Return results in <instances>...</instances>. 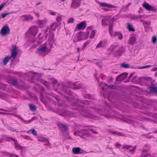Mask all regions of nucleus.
Wrapping results in <instances>:
<instances>
[{"mask_svg":"<svg viewBox=\"0 0 157 157\" xmlns=\"http://www.w3.org/2000/svg\"><path fill=\"white\" fill-rule=\"evenodd\" d=\"M72 105L75 107L74 109H75L81 111L83 112H85L86 110L84 109V106L78 104L76 102H73L72 103Z\"/></svg>","mask_w":157,"mask_h":157,"instance_id":"nucleus-1","label":"nucleus"},{"mask_svg":"<svg viewBox=\"0 0 157 157\" xmlns=\"http://www.w3.org/2000/svg\"><path fill=\"white\" fill-rule=\"evenodd\" d=\"M125 48L124 47L122 46L120 47L114 53L113 55L114 57L120 56L123 53L125 52Z\"/></svg>","mask_w":157,"mask_h":157,"instance_id":"nucleus-2","label":"nucleus"},{"mask_svg":"<svg viewBox=\"0 0 157 157\" xmlns=\"http://www.w3.org/2000/svg\"><path fill=\"white\" fill-rule=\"evenodd\" d=\"M128 73L127 72H124L118 75L116 78V81H120L124 79L127 76Z\"/></svg>","mask_w":157,"mask_h":157,"instance_id":"nucleus-3","label":"nucleus"},{"mask_svg":"<svg viewBox=\"0 0 157 157\" xmlns=\"http://www.w3.org/2000/svg\"><path fill=\"white\" fill-rule=\"evenodd\" d=\"M81 0H72L71 7L74 9H76L79 7L81 4Z\"/></svg>","mask_w":157,"mask_h":157,"instance_id":"nucleus-4","label":"nucleus"},{"mask_svg":"<svg viewBox=\"0 0 157 157\" xmlns=\"http://www.w3.org/2000/svg\"><path fill=\"white\" fill-rule=\"evenodd\" d=\"M86 27V23L85 21H82L77 25L75 29V31H76L77 29H84Z\"/></svg>","mask_w":157,"mask_h":157,"instance_id":"nucleus-5","label":"nucleus"},{"mask_svg":"<svg viewBox=\"0 0 157 157\" xmlns=\"http://www.w3.org/2000/svg\"><path fill=\"white\" fill-rule=\"evenodd\" d=\"M77 41H81L83 40H85L87 38V36L85 35V33L81 31L79 32L78 35Z\"/></svg>","mask_w":157,"mask_h":157,"instance_id":"nucleus-6","label":"nucleus"},{"mask_svg":"<svg viewBox=\"0 0 157 157\" xmlns=\"http://www.w3.org/2000/svg\"><path fill=\"white\" fill-rule=\"evenodd\" d=\"M10 29L7 25H5L2 27L1 31V34L3 35H5L10 33Z\"/></svg>","mask_w":157,"mask_h":157,"instance_id":"nucleus-7","label":"nucleus"},{"mask_svg":"<svg viewBox=\"0 0 157 157\" xmlns=\"http://www.w3.org/2000/svg\"><path fill=\"white\" fill-rule=\"evenodd\" d=\"M73 152L75 154H80L83 153L84 150L79 147H74L72 149Z\"/></svg>","mask_w":157,"mask_h":157,"instance_id":"nucleus-8","label":"nucleus"},{"mask_svg":"<svg viewBox=\"0 0 157 157\" xmlns=\"http://www.w3.org/2000/svg\"><path fill=\"white\" fill-rule=\"evenodd\" d=\"M29 31L33 36H35L38 32L37 28L36 26H33L30 29Z\"/></svg>","mask_w":157,"mask_h":157,"instance_id":"nucleus-9","label":"nucleus"},{"mask_svg":"<svg viewBox=\"0 0 157 157\" xmlns=\"http://www.w3.org/2000/svg\"><path fill=\"white\" fill-rule=\"evenodd\" d=\"M110 17L107 16L106 17L104 18L101 21V24L102 25L107 26L108 25V23H106L107 22H110L111 19H110Z\"/></svg>","mask_w":157,"mask_h":157,"instance_id":"nucleus-10","label":"nucleus"},{"mask_svg":"<svg viewBox=\"0 0 157 157\" xmlns=\"http://www.w3.org/2000/svg\"><path fill=\"white\" fill-rule=\"evenodd\" d=\"M13 49L11 50L12 52L11 56V57H12L13 58H15L17 54V48L16 45L14 46H13Z\"/></svg>","mask_w":157,"mask_h":157,"instance_id":"nucleus-11","label":"nucleus"},{"mask_svg":"<svg viewBox=\"0 0 157 157\" xmlns=\"http://www.w3.org/2000/svg\"><path fill=\"white\" fill-rule=\"evenodd\" d=\"M15 116L16 117H17V118H19V119H20L22 121H23L26 124L30 123L32 121H33V120H34L35 118V117H33L30 120H29V121H25L23 119L21 116H20L18 115H15Z\"/></svg>","mask_w":157,"mask_h":157,"instance_id":"nucleus-12","label":"nucleus"},{"mask_svg":"<svg viewBox=\"0 0 157 157\" xmlns=\"http://www.w3.org/2000/svg\"><path fill=\"white\" fill-rule=\"evenodd\" d=\"M118 46V45L117 44L111 45L109 49V51H110L109 54H112Z\"/></svg>","mask_w":157,"mask_h":157,"instance_id":"nucleus-13","label":"nucleus"},{"mask_svg":"<svg viewBox=\"0 0 157 157\" xmlns=\"http://www.w3.org/2000/svg\"><path fill=\"white\" fill-rule=\"evenodd\" d=\"M149 92L150 93H157V87L151 86L149 87Z\"/></svg>","mask_w":157,"mask_h":157,"instance_id":"nucleus-14","label":"nucleus"},{"mask_svg":"<svg viewBox=\"0 0 157 157\" xmlns=\"http://www.w3.org/2000/svg\"><path fill=\"white\" fill-rule=\"evenodd\" d=\"M100 5L102 7H106L109 8H115L116 6L111 4H107L105 3H100Z\"/></svg>","mask_w":157,"mask_h":157,"instance_id":"nucleus-15","label":"nucleus"},{"mask_svg":"<svg viewBox=\"0 0 157 157\" xmlns=\"http://www.w3.org/2000/svg\"><path fill=\"white\" fill-rule=\"evenodd\" d=\"M78 102H79L81 103L82 104L85 105H90L91 102L89 101L88 100H85L84 101H82L81 100H80L78 99H77L76 100Z\"/></svg>","mask_w":157,"mask_h":157,"instance_id":"nucleus-16","label":"nucleus"},{"mask_svg":"<svg viewBox=\"0 0 157 157\" xmlns=\"http://www.w3.org/2000/svg\"><path fill=\"white\" fill-rule=\"evenodd\" d=\"M143 6L146 10L148 11H150V10H151V6L148 3L146 2H144L143 4Z\"/></svg>","mask_w":157,"mask_h":157,"instance_id":"nucleus-17","label":"nucleus"},{"mask_svg":"<svg viewBox=\"0 0 157 157\" xmlns=\"http://www.w3.org/2000/svg\"><path fill=\"white\" fill-rule=\"evenodd\" d=\"M54 34L53 33L50 32L49 33V40L50 41H52V42L54 43L55 40H54Z\"/></svg>","mask_w":157,"mask_h":157,"instance_id":"nucleus-18","label":"nucleus"},{"mask_svg":"<svg viewBox=\"0 0 157 157\" xmlns=\"http://www.w3.org/2000/svg\"><path fill=\"white\" fill-rule=\"evenodd\" d=\"M135 41L136 38L135 37L131 36L130 37L129 43L131 45L133 44Z\"/></svg>","mask_w":157,"mask_h":157,"instance_id":"nucleus-19","label":"nucleus"},{"mask_svg":"<svg viewBox=\"0 0 157 157\" xmlns=\"http://www.w3.org/2000/svg\"><path fill=\"white\" fill-rule=\"evenodd\" d=\"M121 67L124 68H128L130 67V65L128 64H127L125 62L122 63L121 65Z\"/></svg>","mask_w":157,"mask_h":157,"instance_id":"nucleus-20","label":"nucleus"},{"mask_svg":"<svg viewBox=\"0 0 157 157\" xmlns=\"http://www.w3.org/2000/svg\"><path fill=\"white\" fill-rule=\"evenodd\" d=\"M127 27L129 31L132 32H134L135 31L134 28L133 27L132 25L130 23H128Z\"/></svg>","mask_w":157,"mask_h":157,"instance_id":"nucleus-21","label":"nucleus"},{"mask_svg":"<svg viewBox=\"0 0 157 157\" xmlns=\"http://www.w3.org/2000/svg\"><path fill=\"white\" fill-rule=\"evenodd\" d=\"M11 58V56H7L5 57L3 60V63L4 65H6Z\"/></svg>","mask_w":157,"mask_h":157,"instance_id":"nucleus-22","label":"nucleus"},{"mask_svg":"<svg viewBox=\"0 0 157 157\" xmlns=\"http://www.w3.org/2000/svg\"><path fill=\"white\" fill-rule=\"evenodd\" d=\"M150 149V147L148 145H146L143 148V150L142 151V153H144V152H147Z\"/></svg>","mask_w":157,"mask_h":157,"instance_id":"nucleus-23","label":"nucleus"},{"mask_svg":"<svg viewBox=\"0 0 157 157\" xmlns=\"http://www.w3.org/2000/svg\"><path fill=\"white\" fill-rule=\"evenodd\" d=\"M108 88L110 89H117L119 88V86L117 85L110 84L108 86Z\"/></svg>","mask_w":157,"mask_h":157,"instance_id":"nucleus-24","label":"nucleus"},{"mask_svg":"<svg viewBox=\"0 0 157 157\" xmlns=\"http://www.w3.org/2000/svg\"><path fill=\"white\" fill-rule=\"evenodd\" d=\"M57 26V23H54L51 25L50 29L54 31L56 30Z\"/></svg>","mask_w":157,"mask_h":157,"instance_id":"nucleus-25","label":"nucleus"},{"mask_svg":"<svg viewBox=\"0 0 157 157\" xmlns=\"http://www.w3.org/2000/svg\"><path fill=\"white\" fill-rule=\"evenodd\" d=\"M108 25H109V30L110 34L113 32L112 31L113 27V23H108Z\"/></svg>","mask_w":157,"mask_h":157,"instance_id":"nucleus-26","label":"nucleus"},{"mask_svg":"<svg viewBox=\"0 0 157 157\" xmlns=\"http://www.w3.org/2000/svg\"><path fill=\"white\" fill-rule=\"evenodd\" d=\"M14 143L15 147L16 148H19L21 150L22 149V148H23V147L19 145L17 140H15Z\"/></svg>","mask_w":157,"mask_h":157,"instance_id":"nucleus-27","label":"nucleus"},{"mask_svg":"<svg viewBox=\"0 0 157 157\" xmlns=\"http://www.w3.org/2000/svg\"><path fill=\"white\" fill-rule=\"evenodd\" d=\"M37 22L40 26L44 25L46 22L45 20H38Z\"/></svg>","mask_w":157,"mask_h":157,"instance_id":"nucleus-28","label":"nucleus"},{"mask_svg":"<svg viewBox=\"0 0 157 157\" xmlns=\"http://www.w3.org/2000/svg\"><path fill=\"white\" fill-rule=\"evenodd\" d=\"M104 43L102 41H100V42L96 46V48H101V47H103L104 46Z\"/></svg>","mask_w":157,"mask_h":157,"instance_id":"nucleus-29","label":"nucleus"},{"mask_svg":"<svg viewBox=\"0 0 157 157\" xmlns=\"http://www.w3.org/2000/svg\"><path fill=\"white\" fill-rule=\"evenodd\" d=\"M23 17L26 19L27 20H33V17L30 15H24Z\"/></svg>","mask_w":157,"mask_h":157,"instance_id":"nucleus-30","label":"nucleus"},{"mask_svg":"<svg viewBox=\"0 0 157 157\" xmlns=\"http://www.w3.org/2000/svg\"><path fill=\"white\" fill-rule=\"evenodd\" d=\"M29 107L30 109L33 111H35L36 110V108L35 105L32 104H29Z\"/></svg>","mask_w":157,"mask_h":157,"instance_id":"nucleus-31","label":"nucleus"},{"mask_svg":"<svg viewBox=\"0 0 157 157\" xmlns=\"http://www.w3.org/2000/svg\"><path fill=\"white\" fill-rule=\"evenodd\" d=\"M56 113L59 115L61 116H64V110H62V111L60 110H58L56 112Z\"/></svg>","mask_w":157,"mask_h":157,"instance_id":"nucleus-32","label":"nucleus"},{"mask_svg":"<svg viewBox=\"0 0 157 157\" xmlns=\"http://www.w3.org/2000/svg\"><path fill=\"white\" fill-rule=\"evenodd\" d=\"M97 81L98 86H100L102 89L103 90L104 82L102 81L101 82H99L98 80V79H97Z\"/></svg>","mask_w":157,"mask_h":157,"instance_id":"nucleus-33","label":"nucleus"},{"mask_svg":"<svg viewBox=\"0 0 157 157\" xmlns=\"http://www.w3.org/2000/svg\"><path fill=\"white\" fill-rule=\"evenodd\" d=\"M131 4V3H129L127 5L123 6L121 8V10H125L128 8L130 5Z\"/></svg>","mask_w":157,"mask_h":157,"instance_id":"nucleus-34","label":"nucleus"},{"mask_svg":"<svg viewBox=\"0 0 157 157\" xmlns=\"http://www.w3.org/2000/svg\"><path fill=\"white\" fill-rule=\"evenodd\" d=\"M119 33H120V32H113L112 33H111V34H110L111 36L114 37V36H117L119 35Z\"/></svg>","mask_w":157,"mask_h":157,"instance_id":"nucleus-35","label":"nucleus"},{"mask_svg":"<svg viewBox=\"0 0 157 157\" xmlns=\"http://www.w3.org/2000/svg\"><path fill=\"white\" fill-rule=\"evenodd\" d=\"M95 33L94 30H92L91 31L90 38L91 39H93L94 38V36L95 35Z\"/></svg>","mask_w":157,"mask_h":157,"instance_id":"nucleus-36","label":"nucleus"},{"mask_svg":"<svg viewBox=\"0 0 157 157\" xmlns=\"http://www.w3.org/2000/svg\"><path fill=\"white\" fill-rule=\"evenodd\" d=\"M60 126L61 128H63L65 131H66L67 130V128L66 125L61 124H60Z\"/></svg>","mask_w":157,"mask_h":157,"instance_id":"nucleus-37","label":"nucleus"},{"mask_svg":"<svg viewBox=\"0 0 157 157\" xmlns=\"http://www.w3.org/2000/svg\"><path fill=\"white\" fill-rule=\"evenodd\" d=\"M12 84L16 86H18V84L17 83V81L15 80H13L12 82Z\"/></svg>","mask_w":157,"mask_h":157,"instance_id":"nucleus-38","label":"nucleus"},{"mask_svg":"<svg viewBox=\"0 0 157 157\" xmlns=\"http://www.w3.org/2000/svg\"><path fill=\"white\" fill-rule=\"evenodd\" d=\"M47 48V46H44V47L40 48L39 49V52H44Z\"/></svg>","mask_w":157,"mask_h":157,"instance_id":"nucleus-39","label":"nucleus"},{"mask_svg":"<svg viewBox=\"0 0 157 157\" xmlns=\"http://www.w3.org/2000/svg\"><path fill=\"white\" fill-rule=\"evenodd\" d=\"M51 83H52L55 86L56 85L58 86V85L59 84V83H58V81L56 80H53L52 82H51Z\"/></svg>","mask_w":157,"mask_h":157,"instance_id":"nucleus-40","label":"nucleus"},{"mask_svg":"<svg viewBox=\"0 0 157 157\" xmlns=\"http://www.w3.org/2000/svg\"><path fill=\"white\" fill-rule=\"evenodd\" d=\"M12 13H13V12L10 13L8 12L6 13H3L1 14V16L3 18H4L7 15L11 14Z\"/></svg>","mask_w":157,"mask_h":157,"instance_id":"nucleus-41","label":"nucleus"},{"mask_svg":"<svg viewBox=\"0 0 157 157\" xmlns=\"http://www.w3.org/2000/svg\"><path fill=\"white\" fill-rule=\"evenodd\" d=\"M151 22L150 21H145L143 23V24L144 25V26H149L151 25Z\"/></svg>","mask_w":157,"mask_h":157,"instance_id":"nucleus-42","label":"nucleus"},{"mask_svg":"<svg viewBox=\"0 0 157 157\" xmlns=\"http://www.w3.org/2000/svg\"><path fill=\"white\" fill-rule=\"evenodd\" d=\"M89 44V41H86L85 43L82 48V50H83Z\"/></svg>","mask_w":157,"mask_h":157,"instance_id":"nucleus-43","label":"nucleus"},{"mask_svg":"<svg viewBox=\"0 0 157 157\" xmlns=\"http://www.w3.org/2000/svg\"><path fill=\"white\" fill-rule=\"evenodd\" d=\"M136 149V146H134L131 149H129V151L132 152V153H133Z\"/></svg>","mask_w":157,"mask_h":157,"instance_id":"nucleus-44","label":"nucleus"},{"mask_svg":"<svg viewBox=\"0 0 157 157\" xmlns=\"http://www.w3.org/2000/svg\"><path fill=\"white\" fill-rule=\"evenodd\" d=\"M157 39L156 37L154 36L152 38V42L153 44H155L157 41Z\"/></svg>","mask_w":157,"mask_h":157,"instance_id":"nucleus-45","label":"nucleus"},{"mask_svg":"<svg viewBox=\"0 0 157 157\" xmlns=\"http://www.w3.org/2000/svg\"><path fill=\"white\" fill-rule=\"evenodd\" d=\"M6 2L4 3L3 2L1 5H0V11H1L3 8L4 7L5 5H6Z\"/></svg>","mask_w":157,"mask_h":157,"instance_id":"nucleus-46","label":"nucleus"},{"mask_svg":"<svg viewBox=\"0 0 157 157\" xmlns=\"http://www.w3.org/2000/svg\"><path fill=\"white\" fill-rule=\"evenodd\" d=\"M84 98L86 99H91V96L90 94H86L84 96Z\"/></svg>","mask_w":157,"mask_h":157,"instance_id":"nucleus-47","label":"nucleus"},{"mask_svg":"<svg viewBox=\"0 0 157 157\" xmlns=\"http://www.w3.org/2000/svg\"><path fill=\"white\" fill-rule=\"evenodd\" d=\"M38 140L40 141L44 142L46 141H47V139L43 137L39 139Z\"/></svg>","mask_w":157,"mask_h":157,"instance_id":"nucleus-48","label":"nucleus"},{"mask_svg":"<svg viewBox=\"0 0 157 157\" xmlns=\"http://www.w3.org/2000/svg\"><path fill=\"white\" fill-rule=\"evenodd\" d=\"M7 139H8V140H7L8 141H12L14 142L15 141V140H16V139H14V138L10 137H8Z\"/></svg>","mask_w":157,"mask_h":157,"instance_id":"nucleus-49","label":"nucleus"},{"mask_svg":"<svg viewBox=\"0 0 157 157\" xmlns=\"http://www.w3.org/2000/svg\"><path fill=\"white\" fill-rule=\"evenodd\" d=\"M132 147V146L131 145H124L123 147V148L126 149H128L130 147Z\"/></svg>","mask_w":157,"mask_h":157,"instance_id":"nucleus-50","label":"nucleus"},{"mask_svg":"<svg viewBox=\"0 0 157 157\" xmlns=\"http://www.w3.org/2000/svg\"><path fill=\"white\" fill-rule=\"evenodd\" d=\"M74 21V19L73 18L71 17L70 18L68 21H67V23H72Z\"/></svg>","mask_w":157,"mask_h":157,"instance_id":"nucleus-51","label":"nucleus"},{"mask_svg":"<svg viewBox=\"0 0 157 157\" xmlns=\"http://www.w3.org/2000/svg\"><path fill=\"white\" fill-rule=\"evenodd\" d=\"M151 66V65H146V66H145L140 67H139L138 68V69H142V68H147V67H150Z\"/></svg>","mask_w":157,"mask_h":157,"instance_id":"nucleus-52","label":"nucleus"},{"mask_svg":"<svg viewBox=\"0 0 157 157\" xmlns=\"http://www.w3.org/2000/svg\"><path fill=\"white\" fill-rule=\"evenodd\" d=\"M142 81V78L140 77L138 78L136 81V82L138 83L141 82Z\"/></svg>","mask_w":157,"mask_h":157,"instance_id":"nucleus-53","label":"nucleus"},{"mask_svg":"<svg viewBox=\"0 0 157 157\" xmlns=\"http://www.w3.org/2000/svg\"><path fill=\"white\" fill-rule=\"evenodd\" d=\"M118 36V38L120 39V40H121L122 39V38H123V35H122V34L121 33H119V35L117 36Z\"/></svg>","mask_w":157,"mask_h":157,"instance_id":"nucleus-54","label":"nucleus"},{"mask_svg":"<svg viewBox=\"0 0 157 157\" xmlns=\"http://www.w3.org/2000/svg\"><path fill=\"white\" fill-rule=\"evenodd\" d=\"M32 132L34 135L36 136L37 135V132L35 129H33Z\"/></svg>","mask_w":157,"mask_h":157,"instance_id":"nucleus-55","label":"nucleus"},{"mask_svg":"<svg viewBox=\"0 0 157 157\" xmlns=\"http://www.w3.org/2000/svg\"><path fill=\"white\" fill-rule=\"evenodd\" d=\"M151 10H150V11L155 12L156 11L157 9L154 7L151 6Z\"/></svg>","mask_w":157,"mask_h":157,"instance_id":"nucleus-56","label":"nucleus"},{"mask_svg":"<svg viewBox=\"0 0 157 157\" xmlns=\"http://www.w3.org/2000/svg\"><path fill=\"white\" fill-rule=\"evenodd\" d=\"M82 87L80 85H78L77 86L75 87H74L73 89H80Z\"/></svg>","mask_w":157,"mask_h":157,"instance_id":"nucleus-57","label":"nucleus"},{"mask_svg":"<svg viewBox=\"0 0 157 157\" xmlns=\"http://www.w3.org/2000/svg\"><path fill=\"white\" fill-rule=\"evenodd\" d=\"M44 142H45V144H44V145H47V146H49L50 145V144L49 142V141L47 139V141H45Z\"/></svg>","mask_w":157,"mask_h":157,"instance_id":"nucleus-58","label":"nucleus"},{"mask_svg":"<svg viewBox=\"0 0 157 157\" xmlns=\"http://www.w3.org/2000/svg\"><path fill=\"white\" fill-rule=\"evenodd\" d=\"M56 21L58 22L60 21L61 20V16H59L57 17L56 19Z\"/></svg>","mask_w":157,"mask_h":157,"instance_id":"nucleus-59","label":"nucleus"},{"mask_svg":"<svg viewBox=\"0 0 157 157\" xmlns=\"http://www.w3.org/2000/svg\"><path fill=\"white\" fill-rule=\"evenodd\" d=\"M138 18L137 16H134L132 17H131V20H135L136 19H137Z\"/></svg>","mask_w":157,"mask_h":157,"instance_id":"nucleus-60","label":"nucleus"},{"mask_svg":"<svg viewBox=\"0 0 157 157\" xmlns=\"http://www.w3.org/2000/svg\"><path fill=\"white\" fill-rule=\"evenodd\" d=\"M150 155V154L148 153H147L146 154H144V153H142V156L143 157H147L148 156V155Z\"/></svg>","mask_w":157,"mask_h":157,"instance_id":"nucleus-61","label":"nucleus"},{"mask_svg":"<svg viewBox=\"0 0 157 157\" xmlns=\"http://www.w3.org/2000/svg\"><path fill=\"white\" fill-rule=\"evenodd\" d=\"M112 133L114 134H118L119 136H121V135L122 134L121 133L117 132V131L113 132Z\"/></svg>","mask_w":157,"mask_h":157,"instance_id":"nucleus-62","label":"nucleus"},{"mask_svg":"<svg viewBox=\"0 0 157 157\" xmlns=\"http://www.w3.org/2000/svg\"><path fill=\"white\" fill-rule=\"evenodd\" d=\"M134 74L135 73L134 72L131 73L128 78V79L129 80L130 78L133 76Z\"/></svg>","mask_w":157,"mask_h":157,"instance_id":"nucleus-63","label":"nucleus"},{"mask_svg":"<svg viewBox=\"0 0 157 157\" xmlns=\"http://www.w3.org/2000/svg\"><path fill=\"white\" fill-rule=\"evenodd\" d=\"M42 83L46 86L48 87V85L47 82L44 81V82Z\"/></svg>","mask_w":157,"mask_h":157,"instance_id":"nucleus-64","label":"nucleus"}]
</instances>
